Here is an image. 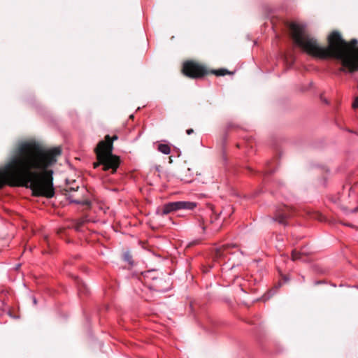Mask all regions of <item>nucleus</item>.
Instances as JSON below:
<instances>
[{"label":"nucleus","mask_w":358,"mask_h":358,"mask_svg":"<svg viewBox=\"0 0 358 358\" xmlns=\"http://www.w3.org/2000/svg\"><path fill=\"white\" fill-rule=\"evenodd\" d=\"M212 213H213V217H211V223H213L214 222H215L218 218L220 217V216L222 215L223 213V211H221L220 213H217L216 212H214L213 210H212Z\"/></svg>","instance_id":"13"},{"label":"nucleus","mask_w":358,"mask_h":358,"mask_svg":"<svg viewBox=\"0 0 358 358\" xmlns=\"http://www.w3.org/2000/svg\"><path fill=\"white\" fill-rule=\"evenodd\" d=\"M60 148L46 150L34 141H21L8 162L0 168V189L9 186L30 188L36 196L55 195L52 167L57 161Z\"/></svg>","instance_id":"1"},{"label":"nucleus","mask_w":358,"mask_h":358,"mask_svg":"<svg viewBox=\"0 0 358 358\" xmlns=\"http://www.w3.org/2000/svg\"><path fill=\"white\" fill-rule=\"evenodd\" d=\"M291 38L294 43L308 55L321 59L336 58V30L328 37V45L322 46L309 35L303 24L292 22L289 24Z\"/></svg>","instance_id":"2"},{"label":"nucleus","mask_w":358,"mask_h":358,"mask_svg":"<svg viewBox=\"0 0 358 358\" xmlns=\"http://www.w3.org/2000/svg\"><path fill=\"white\" fill-rule=\"evenodd\" d=\"M309 254L304 248H302L300 251L293 250L292 252V259L293 261L302 260L303 261V256H306Z\"/></svg>","instance_id":"9"},{"label":"nucleus","mask_w":358,"mask_h":358,"mask_svg":"<svg viewBox=\"0 0 358 358\" xmlns=\"http://www.w3.org/2000/svg\"><path fill=\"white\" fill-rule=\"evenodd\" d=\"M130 259H131V257H129V255L128 254H126L125 255V259L127 261H128L130 264H131V262H130Z\"/></svg>","instance_id":"22"},{"label":"nucleus","mask_w":358,"mask_h":358,"mask_svg":"<svg viewBox=\"0 0 358 358\" xmlns=\"http://www.w3.org/2000/svg\"><path fill=\"white\" fill-rule=\"evenodd\" d=\"M193 132H194V130H193L192 129H188L186 131V133H187V134H188V135L192 134Z\"/></svg>","instance_id":"21"},{"label":"nucleus","mask_w":358,"mask_h":358,"mask_svg":"<svg viewBox=\"0 0 358 358\" xmlns=\"http://www.w3.org/2000/svg\"><path fill=\"white\" fill-rule=\"evenodd\" d=\"M321 282H322L321 281H317V282H315V285H318V284H320Z\"/></svg>","instance_id":"24"},{"label":"nucleus","mask_w":358,"mask_h":358,"mask_svg":"<svg viewBox=\"0 0 358 358\" xmlns=\"http://www.w3.org/2000/svg\"><path fill=\"white\" fill-rule=\"evenodd\" d=\"M33 302H34V304H36L37 301H36V299L35 298H34Z\"/></svg>","instance_id":"23"},{"label":"nucleus","mask_w":358,"mask_h":358,"mask_svg":"<svg viewBox=\"0 0 358 358\" xmlns=\"http://www.w3.org/2000/svg\"><path fill=\"white\" fill-rule=\"evenodd\" d=\"M271 164H272L271 162L268 163L266 169L264 171V174H265V175L270 174L275 171V170L273 169H272V167H271Z\"/></svg>","instance_id":"14"},{"label":"nucleus","mask_w":358,"mask_h":358,"mask_svg":"<svg viewBox=\"0 0 358 358\" xmlns=\"http://www.w3.org/2000/svg\"><path fill=\"white\" fill-rule=\"evenodd\" d=\"M116 139H117V136L111 138L109 135H107L105 141L99 142L95 150L99 164L103 165L104 171H110L112 173L116 171L120 165L119 157L112 154L113 142Z\"/></svg>","instance_id":"4"},{"label":"nucleus","mask_w":358,"mask_h":358,"mask_svg":"<svg viewBox=\"0 0 358 358\" xmlns=\"http://www.w3.org/2000/svg\"><path fill=\"white\" fill-rule=\"evenodd\" d=\"M337 62L341 64V70L347 73L358 71V40H345L337 31Z\"/></svg>","instance_id":"3"},{"label":"nucleus","mask_w":358,"mask_h":358,"mask_svg":"<svg viewBox=\"0 0 358 358\" xmlns=\"http://www.w3.org/2000/svg\"><path fill=\"white\" fill-rule=\"evenodd\" d=\"M83 221H80V222H78L76 224V225L75 228H76V229L77 231H79V230L80 229V227H81V226L83 225Z\"/></svg>","instance_id":"19"},{"label":"nucleus","mask_w":358,"mask_h":358,"mask_svg":"<svg viewBox=\"0 0 358 358\" xmlns=\"http://www.w3.org/2000/svg\"><path fill=\"white\" fill-rule=\"evenodd\" d=\"M178 210L176 201L175 202H169L163 206L161 209H158L157 213L164 216L168 215L169 213Z\"/></svg>","instance_id":"7"},{"label":"nucleus","mask_w":358,"mask_h":358,"mask_svg":"<svg viewBox=\"0 0 358 358\" xmlns=\"http://www.w3.org/2000/svg\"><path fill=\"white\" fill-rule=\"evenodd\" d=\"M357 208H354L353 210H352V212H355L357 211Z\"/></svg>","instance_id":"25"},{"label":"nucleus","mask_w":358,"mask_h":358,"mask_svg":"<svg viewBox=\"0 0 358 358\" xmlns=\"http://www.w3.org/2000/svg\"><path fill=\"white\" fill-rule=\"evenodd\" d=\"M236 245H224L216 250V257L221 258L224 257L226 253L229 252V250L232 248H236Z\"/></svg>","instance_id":"10"},{"label":"nucleus","mask_w":358,"mask_h":358,"mask_svg":"<svg viewBox=\"0 0 358 358\" xmlns=\"http://www.w3.org/2000/svg\"><path fill=\"white\" fill-rule=\"evenodd\" d=\"M352 106L355 108H358V96H357L353 102Z\"/></svg>","instance_id":"20"},{"label":"nucleus","mask_w":358,"mask_h":358,"mask_svg":"<svg viewBox=\"0 0 358 358\" xmlns=\"http://www.w3.org/2000/svg\"><path fill=\"white\" fill-rule=\"evenodd\" d=\"M224 210H228V213L224 215L223 220L226 219L227 216H230L231 213H232V208L229 206L226 209H224Z\"/></svg>","instance_id":"16"},{"label":"nucleus","mask_w":358,"mask_h":358,"mask_svg":"<svg viewBox=\"0 0 358 358\" xmlns=\"http://www.w3.org/2000/svg\"><path fill=\"white\" fill-rule=\"evenodd\" d=\"M182 72L190 78H200L206 74V70L202 66L194 62L184 63Z\"/></svg>","instance_id":"5"},{"label":"nucleus","mask_w":358,"mask_h":358,"mask_svg":"<svg viewBox=\"0 0 358 358\" xmlns=\"http://www.w3.org/2000/svg\"><path fill=\"white\" fill-rule=\"evenodd\" d=\"M213 73L218 76H222L227 73H229V72L227 69H221L213 71Z\"/></svg>","instance_id":"12"},{"label":"nucleus","mask_w":358,"mask_h":358,"mask_svg":"<svg viewBox=\"0 0 358 358\" xmlns=\"http://www.w3.org/2000/svg\"><path fill=\"white\" fill-rule=\"evenodd\" d=\"M157 150L164 155H169L171 152V148L167 144H159Z\"/></svg>","instance_id":"11"},{"label":"nucleus","mask_w":358,"mask_h":358,"mask_svg":"<svg viewBox=\"0 0 358 358\" xmlns=\"http://www.w3.org/2000/svg\"><path fill=\"white\" fill-rule=\"evenodd\" d=\"M314 217H315V218H316V219L320 220V221H324V220H325V219H326V218H325L322 215H321V214H317V215H315V216Z\"/></svg>","instance_id":"17"},{"label":"nucleus","mask_w":358,"mask_h":358,"mask_svg":"<svg viewBox=\"0 0 358 358\" xmlns=\"http://www.w3.org/2000/svg\"><path fill=\"white\" fill-rule=\"evenodd\" d=\"M320 100L322 103H324V104H327L328 105L329 103V99L324 95V94H322L320 96Z\"/></svg>","instance_id":"15"},{"label":"nucleus","mask_w":358,"mask_h":358,"mask_svg":"<svg viewBox=\"0 0 358 358\" xmlns=\"http://www.w3.org/2000/svg\"><path fill=\"white\" fill-rule=\"evenodd\" d=\"M199 225L202 229V230L204 231L206 229V226L203 223V220H199Z\"/></svg>","instance_id":"18"},{"label":"nucleus","mask_w":358,"mask_h":358,"mask_svg":"<svg viewBox=\"0 0 358 358\" xmlns=\"http://www.w3.org/2000/svg\"><path fill=\"white\" fill-rule=\"evenodd\" d=\"M294 214V210L287 206L279 208L275 213L273 220L281 224L286 225L287 220Z\"/></svg>","instance_id":"6"},{"label":"nucleus","mask_w":358,"mask_h":358,"mask_svg":"<svg viewBox=\"0 0 358 358\" xmlns=\"http://www.w3.org/2000/svg\"><path fill=\"white\" fill-rule=\"evenodd\" d=\"M177 208L178 210H193L196 206L195 202L191 201H176Z\"/></svg>","instance_id":"8"}]
</instances>
